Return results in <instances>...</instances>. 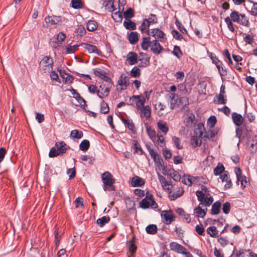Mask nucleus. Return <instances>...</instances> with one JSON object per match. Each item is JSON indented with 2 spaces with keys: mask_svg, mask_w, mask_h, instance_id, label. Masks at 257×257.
Listing matches in <instances>:
<instances>
[{
  "mask_svg": "<svg viewBox=\"0 0 257 257\" xmlns=\"http://www.w3.org/2000/svg\"><path fill=\"white\" fill-rule=\"evenodd\" d=\"M135 99H137L136 104L138 109H140L142 107H144L146 100L142 95H133V96L131 97L129 100L130 104H133L134 101ZM128 104H129V103H128Z\"/></svg>",
  "mask_w": 257,
  "mask_h": 257,
  "instance_id": "nucleus-6",
  "label": "nucleus"
},
{
  "mask_svg": "<svg viewBox=\"0 0 257 257\" xmlns=\"http://www.w3.org/2000/svg\"><path fill=\"white\" fill-rule=\"evenodd\" d=\"M45 21L49 26L56 25L62 21V18L60 16H48L45 19Z\"/></svg>",
  "mask_w": 257,
  "mask_h": 257,
  "instance_id": "nucleus-15",
  "label": "nucleus"
},
{
  "mask_svg": "<svg viewBox=\"0 0 257 257\" xmlns=\"http://www.w3.org/2000/svg\"><path fill=\"white\" fill-rule=\"evenodd\" d=\"M60 156L55 147H52L49 153L50 158H54Z\"/></svg>",
  "mask_w": 257,
  "mask_h": 257,
  "instance_id": "nucleus-64",
  "label": "nucleus"
},
{
  "mask_svg": "<svg viewBox=\"0 0 257 257\" xmlns=\"http://www.w3.org/2000/svg\"><path fill=\"white\" fill-rule=\"evenodd\" d=\"M157 174L158 179L162 184L163 188L168 190H172V185L169 182L167 181L166 178L159 172H157Z\"/></svg>",
  "mask_w": 257,
  "mask_h": 257,
  "instance_id": "nucleus-18",
  "label": "nucleus"
},
{
  "mask_svg": "<svg viewBox=\"0 0 257 257\" xmlns=\"http://www.w3.org/2000/svg\"><path fill=\"white\" fill-rule=\"evenodd\" d=\"M207 208L202 209L200 205H198L194 209V213L196 214L197 216L203 218L206 214Z\"/></svg>",
  "mask_w": 257,
  "mask_h": 257,
  "instance_id": "nucleus-40",
  "label": "nucleus"
},
{
  "mask_svg": "<svg viewBox=\"0 0 257 257\" xmlns=\"http://www.w3.org/2000/svg\"><path fill=\"white\" fill-rule=\"evenodd\" d=\"M204 135H203V139L206 141L207 139H210L214 138L216 135L217 132L209 130L208 131H204Z\"/></svg>",
  "mask_w": 257,
  "mask_h": 257,
  "instance_id": "nucleus-41",
  "label": "nucleus"
},
{
  "mask_svg": "<svg viewBox=\"0 0 257 257\" xmlns=\"http://www.w3.org/2000/svg\"><path fill=\"white\" fill-rule=\"evenodd\" d=\"M206 232L212 237H218V230L214 226H209L206 229Z\"/></svg>",
  "mask_w": 257,
  "mask_h": 257,
  "instance_id": "nucleus-35",
  "label": "nucleus"
},
{
  "mask_svg": "<svg viewBox=\"0 0 257 257\" xmlns=\"http://www.w3.org/2000/svg\"><path fill=\"white\" fill-rule=\"evenodd\" d=\"M182 182L189 186H190L192 184V182L191 180V177L189 175H184L183 177Z\"/></svg>",
  "mask_w": 257,
  "mask_h": 257,
  "instance_id": "nucleus-63",
  "label": "nucleus"
},
{
  "mask_svg": "<svg viewBox=\"0 0 257 257\" xmlns=\"http://www.w3.org/2000/svg\"><path fill=\"white\" fill-rule=\"evenodd\" d=\"M146 132L147 135L150 138V139L154 142L157 139V135H156V132L155 130L152 128L151 126H150L148 124H145Z\"/></svg>",
  "mask_w": 257,
  "mask_h": 257,
  "instance_id": "nucleus-24",
  "label": "nucleus"
},
{
  "mask_svg": "<svg viewBox=\"0 0 257 257\" xmlns=\"http://www.w3.org/2000/svg\"><path fill=\"white\" fill-rule=\"evenodd\" d=\"M132 144L134 149V153H137L139 155H142L143 154L144 151L140 146H138V142L137 141L133 140Z\"/></svg>",
  "mask_w": 257,
  "mask_h": 257,
  "instance_id": "nucleus-39",
  "label": "nucleus"
},
{
  "mask_svg": "<svg viewBox=\"0 0 257 257\" xmlns=\"http://www.w3.org/2000/svg\"><path fill=\"white\" fill-rule=\"evenodd\" d=\"M172 54L175 55L177 58L180 59L183 55V53L181 49L178 46H175L172 51Z\"/></svg>",
  "mask_w": 257,
  "mask_h": 257,
  "instance_id": "nucleus-55",
  "label": "nucleus"
},
{
  "mask_svg": "<svg viewBox=\"0 0 257 257\" xmlns=\"http://www.w3.org/2000/svg\"><path fill=\"white\" fill-rule=\"evenodd\" d=\"M140 57L138 60L141 62L139 64L140 67H146L150 65V57L146 53L141 52L140 53Z\"/></svg>",
  "mask_w": 257,
  "mask_h": 257,
  "instance_id": "nucleus-9",
  "label": "nucleus"
},
{
  "mask_svg": "<svg viewBox=\"0 0 257 257\" xmlns=\"http://www.w3.org/2000/svg\"><path fill=\"white\" fill-rule=\"evenodd\" d=\"M131 183L133 187L142 186L145 184V181L142 178L135 176L132 178Z\"/></svg>",
  "mask_w": 257,
  "mask_h": 257,
  "instance_id": "nucleus-25",
  "label": "nucleus"
},
{
  "mask_svg": "<svg viewBox=\"0 0 257 257\" xmlns=\"http://www.w3.org/2000/svg\"><path fill=\"white\" fill-rule=\"evenodd\" d=\"M152 43L151 50L154 54L158 55L164 50V48L157 40H153Z\"/></svg>",
  "mask_w": 257,
  "mask_h": 257,
  "instance_id": "nucleus-14",
  "label": "nucleus"
},
{
  "mask_svg": "<svg viewBox=\"0 0 257 257\" xmlns=\"http://www.w3.org/2000/svg\"><path fill=\"white\" fill-rule=\"evenodd\" d=\"M196 122L197 121L195 115L192 113L187 117L184 120L185 125L187 127H192L196 124Z\"/></svg>",
  "mask_w": 257,
  "mask_h": 257,
  "instance_id": "nucleus-28",
  "label": "nucleus"
},
{
  "mask_svg": "<svg viewBox=\"0 0 257 257\" xmlns=\"http://www.w3.org/2000/svg\"><path fill=\"white\" fill-rule=\"evenodd\" d=\"M61 236V234L59 232L58 229L56 228L54 231L55 244L56 245V248H57L60 244Z\"/></svg>",
  "mask_w": 257,
  "mask_h": 257,
  "instance_id": "nucleus-47",
  "label": "nucleus"
},
{
  "mask_svg": "<svg viewBox=\"0 0 257 257\" xmlns=\"http://www.w3.org/2000/svg\"><path fill=\"white\" fill-rule=\"evenodd\" d=\"M71 6L75 9H78L83 7V4L81 0H72Z\"/></svg>",
  "mask_w": 257,
  "mask_h": 257,
  "instance_id": "nucleus-54",
  "label": "nucleus"
},
{
  "mask_svg": "<svg viewBox=\"0 0 257 257\" xmlns=\"http://www.w3.org/2000/svg\"><path fill=\"white\" fill-rule=\"evenodd\" d=\"M100 111L102 113L106 114L109 111V107L108 104L104 100L100 103Z\"/></svg>",
  "mask_w": 257,
  "mask_h": 257,
  "instance_id": "nucleus-52",
  "label": "nucleus"
},
{
  "mask_svg": "<svg viewBox=\"0 0 257 257\" xmlns=\"http://www.w3.org/2000/svg\"><path fill=\"white\" fill-rule=\"evenodd\" d=\"M127 38L131 44H135L139 40L138 33L137 32H131Z\"/></svg>",
  "mask_w": 257,
  "mask_h": 257,
  "instance_id": "nucleus-32",
  "label": "nucleus"
},
{
  "mask_svg": "<svg viewBox=\"0 0 257 257\" xmlns=\"http://www.w3.org/2000/svg\"><path fill=\"white\" fill-rule=\"evenodd\" d=\"M147 20L144 19L143 23L141 26L139 27V29L141 31L142 33H147L148 34V31L150 30L149 29V24L147 22Z\"/></svg>",
  "mask_w": 257,
  "mask_h": 257,
  "instance_id": "nucleus-49",
  "label": "nucleus"
},
{
  "mask_svg": "<svg viewBox=\"0 0 257 257\" xmlns=\"http://www.w3.org/2000/svg\"><path fill=\"white\" fill-rule=\"evenodd\" d=\"M154 161L159 169L162 170L163 174L165 175V172H166V169L164 164V161L161 156L157 158V159Z\"/></svg>",
  "mask_w": 257,
  "mask_h": 257,
  "instance_id": "nucleus-30",
  "label": "nucleus"
},
{
  "mask_svg": "<svg viewBox=\"0 0 257 257\" xmlns=\"http://www.w3.org/2000/svg\"><path fill=\"white\" fill-rule=\"evenodd\" d=\"M224 21L227 25V28L230 31L233 33L235 32V29L233 26V24L230 18L228 17H226L224 19Z\"/></svg>",
  "mask_w": 257,
  "mask_h": 257,
  "instance_id": "nucleus-56",
  "label": "nucleus"
},
{
  "mask_svg": "<svg viewBox=\"0 0 257 257\" xmlns=\"http://www.w3.org/2000/svg\"><path fill=\"white\" fill-rule=\"evenodd\" d=\"M123 25L127 30H135L136 29V23L132 22L131 20H125L123 22Z\"/></svg>",
  "mask_w": 257,
  "mask_h": 257,
  "instance_id": "nucleus-36",
  "label": "nucleus"
},
{
  "mask_svg": "<svg viewBox=\"0 0 257 257\" xmlns=\"http://www.w3.org/2000/svg\"><path fill=\"white\" fill-rule=\"evenodd\" d=\"M74 32L75 33H77V35L79 36L80 37L84 36L86 33L85 29L82 25H78Z\"/></svg>",
  "mask_w": 257,
  "mask_h": 257,
  "instance_id": "nucleus-51",
  "label": "nucleus"
},
{
  "mask_svg": "<svg viewBox=\"0 0 257 257\" xmlns=\"http://www.w3.org/2000/svg\"><path fill=\"white\" fill-rule=\"evenodd\" d=\"M216 121V118L215 116H211L207 120V125L210 128H212L215 126Z\"/></svg>",
  "mask_w": 257,
  "mask_h": 257,
  "instance_id": "nucleus-61",
  "label": "nucleus"
},
{
  "mask_svg": "<svg viewBox=\"0 0 257 257\" xmlns=\"http://www.w3.org/2000/svg\"><path fill=\"white\" fill-rule=\"evenodd\" d=\"M196 195L198 200L200 202L199 205L209 206L213 201V198L212 196L207 197L204 196L202 191L197 190L196 191Z\"/></svg>",
  "mask_w": 257,
  "mask_h": 257,
  "instance_id": "nucleus-4",
  "label": "nucleus"
},
{
  "mask_svg": "<svg viewBox=\"0 0 257 257\" xmlns=\"http://www.w3.org/2000/svg\"><path fill=\"white\" fill-rule=\"evenodd\" d=\"M146 148L149 152L150 155L153 160H156L157 158L160 156L157 151H154L153 149H151L149 145H146Z\"/></svg>",
  "mask_w": 257,
  "mask_h": 257,
  "instance_id": "nucleus-53",
  "label": "nucleus"
},
{
  "mask_svg": "<svg viewBox=\"0 0 257 257\" xmlns=\"http://www.w3.org/2000/svg\"><path fill=\"white\" fill-rule=\"evenodd\" d=\"M98 27L97 23L94 20H89L86 25V29L89 31H94Z\"/></svg>",
  "mask_w": 257,
  "mask_h": 257,
  "instance_id": "nucleus-37",
  "label": "nucleus"
},
{
  "mask_svg": "<svg viewBox=\"0 0 257 257\" xmlns=\"http://www.w3.org/2000/svg\"><path fill=\"white\" fill-rule=\"evenodd\" d=\"M101 179L103 183V188L104 191H114L115 186L113 184L115 183V179L113 178L112 174L106 171L101 175Z\"/></svg>",
  "mask_w": 257,
  "mask_h": 257,
  "instance_id": "nucleus-1",
  "label": "nucleus"
},
{
  "mask_svg": "<svg viewBox=\"0 0 257 257\" xmlns=\"http://www.w3.org/2000/svg\"><path fill=\"white\" fill-rule=\"evenodd\" d=\"M197 130H199V135L193 136L191 138V144L194 148L200 146L202 144L201 139H203V135L205 131L204 125L202 123H199Z\"/></svg>",
  "mask_w": 257,
  "mask_h": 257,
  "instance_id": "nucleus-2",
  "label": "nucleus"
},
{
  "mask_svg": "<svg viewBox=\"0 0 257 257\" xmlns=\"http://www.w3.org/2000/svg\"><path fill=\"white\" fill-rule=\"evenodd\" d=\"M117 85L121 86L120 90H124L130 85V77L121 74L119 76L117 82Z\"/></svg>",
  "mask_w": 257,
  "mask_h": 257,
  "instance_id": "nucleus-8",
  "label": "nucleus"
},
{
  "mask_svg": "<svg viewBox=\"0 0 257 257\" xmlns=\"http://www.w3.org/2000/svg\"><path fill=\"white\" fill-rule=\"evenodd\" d=\"M157 126L160 131L164 135H166L169 131V127L166 121L160 120L157 122Z\"/></svg>",
  "mask_w": 257,
  "mask_h": 257,
  "instance_id": "nucleus-27",
  "label": "nucleus"
},
{
  "mask_svg": "<svg viewBox=\"0 0 257 257\" xmlns=\"http://www.w3.org/2000/svg\"><path fill=\"white\" fill-rule=\"evenodd\" d=\"M39 65L40 69L44 72H49L53 69V59L50 56H45L41 60Z\"/></svg>",
  "mask_w": 257,
  "mask_h": 257,
  "instance_id": "nucleus-3",
  "label": "nucleus"
},
{
  "mask_svg": "<svg viewBox=\"0 0 257 257\" xmlns=\"http://www.w3.org/2000/svg\"><path fill=\"white\" fill-rule=\"evenodd\" d=\"M90 147V143L87 140H83L80 145L79 149L82 151H86Z\"/></svg>",
  "mask_w": 257,
  "mask_h": 257,
  "instance_id": "nucleus-48",
  "label": "nucleus"
},
{
  "mask_svg": "<svg viewBox=\"0 0 257 257\" xmlns=\"http://www.w3.org/2000/svg\"><path fill=\"white\" fill-rule=\"evenodd\" d=\"M152 42L150 37H143L141 43V47L144 50H148L152 46Z\"/></svg>",
  "mask_w": 257,
  "mask_h": 257,
  "instance_id": "nucleus-29",
  "label": "nucleus"
},
{
  "mask_svg": "<svg viewBox=\"0 0 257 257\" xmlns=\"http://www.w3.org/2000/svg\"><path fill=\"white\" fill-rule=\"evenodd\" d=\"M224 167L221 163H218L217 166L214 168L213 173L215 176L221 174L224 171Z\"/></svg>",
  "mask_w": 257,
  "mask_h": 257,
  "instance_id": "nucleus-45",
  "label": "nucleus"
},
{
  "mask_svg": "<svg viewBox=\"0 0 257 257\" xmlns=\"http://www.w3.org/2000/svg\"><path fill=\"white\" fill-rule=\"evenodd\" d=\"M233 123L236 126L241 125L243 122V118L242 115L236 112H233L231 114Z\"/></svg>",
  "mask_w": 257,
  "mask_h": 257,
  "instance_id": "nucleus-19",
  "label": "nucleus"
},
{
  "mask_svg": "<svg viewBox=\"0 0 257 257\" xmlns=\"http://www.w3.org/2000/svg\"><path fill=\"white\" fill-rule=\"evenodd\" d=\"M151 200H150V195H147L140 202V206L142 208L147 209L150 207Z\"/></svg>",
  "mask_w": 257,
  "mask_h": 257,
  "instance_id": "nucleus-34",
  "label": "nucleus"
},
{
  "mask_svg": "<svg viewBox=\"0 0 257 257\" xmlns=\"http://www.w3.org/2000/svg\"><path fill=\"white\" fill-rule=\"evenodd\" d=\"M110 89L109 86L105 87V85H101L99 86V89L96 91L97 95L99 98H103L108 95Z\"/></svg>",
  "mask_w": 257,
  "mask_h": 257,
  "instance_id": "nucleus-11",
  "label": "nucleus"
},
{
  "mask_svg": "<svg viewBox=\"0 0 257 257\" xmlns=\"http://www.w3.org/2000/svg\"><path fill=\"white\" fill-rule=\"evenodd\" d=\"M55 147L60 156L65 154L67 150L69 149V147L63 141L56 142Z\"/></svg>",
  "mask_w": 257,
  "mask_h": 257,
  "instance_id": "nucleus-13",
  "label": "nucleus"
},
{
  "mask_svg": "<svg viewBox=\"0 0 257 257\" xmlns=\"http://www.w3.org/2000/svg\"><path fill=\"white\" fill-rule=\"evenodd\" d=\"M195 231L200 235H205V229L202 224L196 225Z\"/></svg>",
  "mask_w": 257,
  "mask_h": 257,
  "instance_id": "nucleus-57",
  "label": "nucleus"
},
{
  "mask_svg": "<svg viewBox=\"0 0 257 257\" xmlns=\"http://www.w3.org/2000/svg\"><path fill=\"white\" fill-rule=\"evenodd\" d=\"M157 226L155 224H150L146 228V232L150 234H155L157 232Z\"/></svg>",
  "mask_w": 257,
  "mask_h": 257,
  "instance_id": "nucleus-43",
  "label": "nucleus"
},
{
  "mask_svg": "<svg viewBox=\"0 0 257 257\" xmlns=\"http://www.w3.org/2000/svg\"><path fill=\"white\" fill-rule=\"evenodd\" d=\"M128 249L130 253V255L128 256L134 257L135 254L136 253L137 249V246L135 244L134 237L129 241L128 243Z\"/></svg>",
  "mask_w": 257,
  "mask_h": 257,
  "instance_id": "nucleus-17",
  "label": "nucleus"
},
{
  "mask_svg": "<svg viewBox=\"0 0 257 257\" xmlns=\"http://www.w3.org/2000/svg\"><path fill=\"white\" fill-rule=\"evenodd\" d=\"M112 18L115 21H121L122 19V12L118 11L113 13L112 14Z\"/></svg>",
  "mask_w": 257,
  "mask_h": 257,
  "instance_id": "nucleus-62",
  "label": "nucleus"
},
{
  "mask_svg": "<svg viewBox=\"0 0 257 257\" xmlns=\"http://www.w3.org/2000/svg\"><path fill=\"white\" fill-rule=\"evenodd\" d=\"M58 71L59 72L60 76L63 79V82L64 83L72 82L74 79V77L72 75L66 73V72L64 70L58 69Z\"/></svg>",
  "mask_w": 257,
  "mask_h": 257,
  "instance_id": "nucleus-16",
  "label": "nucleus"
},
{
  "mask_svg": "<svg viewBox=\"0 0 257 257\" xmlns=\"http://www.w3.org/2000/svg\"><path fill=\"white\" fill-rule=\"evenodd\" d=\"M121 120L124 123L125 126L129 130L131 131L134 134L136 133V128L135 124L131 119H125L122 117Z\"/></svg>",
  "mask_w": 257,
  "mask_h": 257,
  "instance_id": "nucleus-20",
  "label": "nucleus"
},
{
  "mask_svg": "<svg viewBox=\"0 0 257 257\" xmlns=\"http://www.w3.org/2000/svg\"><path fill=\"white\" fill-rule=\"evenodd\" d=\"M89 53H96L98 56H101V52L99 51L97 47L94 45L90 44L87 43H83L81 45Z\"/></svg>",
  "mask_w": 257,
  "mask_h": 257,
  "instance_id": "nucleus-10",
  "label": "nucleus"
},
{
  "mask_svg": "<svg viewBox=\"0 0 257 257\" xmlns=\"http://www.w3.org/2000/svg\"><path fill=\"white\" fill-rule=\"evenodd\" d=\"M184 193V190L182 188H179L177 191L173 192L170 190L169 192V197L172 201L176 200L177 198L181 197Z\"/></svg>",
  "mask_w": 257,
  "mask_h": 257,
  "instance_id": "nucleus-26",
  "label": "nucleus"
},
{
  "mask_svg": "<svg viewBox=\"0 0 257 257\" xmlns=\"http://www.w3.org/2000/svg\"><path fill=\"white\" fill-rule=\"evenodd\" d=\"M171 249L178 253H183L186 251V248L176 242H173L170 244Z\"/></svg>",
  "mask_w": 257,
  "mask_h": 257,
  "instance_id": "nucleus-21",
  "label": "nucleus"
},
{
  "mask_svg": "<svg viewBox=\"0 0 257 257\" xmlns=\"http://www.w3.org/2000/svg\"><path fill=\"white\" fill-rule=\"evenodd\" d=\"M126 60L131 65L136 64L138 60V54L134 52H129L126 56Z\"/></svg>",
  "mask_w": 257,
  "mask_h": 257,
  "instance_id": "nucleus-23",
  "label": "nucleus"
},
{
  "mask_svg": "<svg viewBox=\"0 0 257 257\" xmlns=\"http://www.w3.org/2000/svg\"><path fill=\"white\" fill-rule=\"evenodd\" d=\"M179 103L183 105V108H185L186 106L189 104V99L187 97H181L179 99Z\"/></svg>",
  "mask_w": 257,
  "mask_h": 257,
  "instance_id": "nucleus-60",
  "label": "nucleus"
},
{
  "mask_svg": "<svg viewBox=\"0 0 257 257\" xmlns=\"http://www.w3.org/2000/svg\"><path fill=\"white\" fill-rule=\"evenodd\" d=\"M83 134L82 132L77 130H74L71 132L70 137L75 139H81L83 137Z\"/></svg>",
  "mask_w": 257,
  "mask_h": 257,
  "instance_id": "nucleus-44",
  "label": "nucleus"
},
{
  "mask_svg": "<svg viewBox=\"0 0 257 257\" xmlns=\"http://www.w3.org/2000/svg\"><path fill=\"white\" fill-rule=\"evenodd\" d=\"M211 59L212 61V63L216 65L220 75L221 76L226 75L227 74V71L226 69L223 68L222 62L215 56L214 57L212 56Z\"/></svg>",
  "mask_w": 257,
  "mask_h": 257,
  "instance_id": "nucleus-7",
  "label": "nucleus"
},
{
  "mask_svg": "<svg viewBox=\"0 0 257 257\" xmlns=\"http://www.w3.org/2000/svg\"><path fill=\"white\" fill-rule=\"evenodd\" d=\"M141 117H146L149 119L151 115V109L149 105L144 106L140 109Z\"/></svg>",
  "mask_w": 257,
  "mask_h": 257,
  "instance_id": "nucleus-22",
  "label": "nucleus"
},
{
  "mask_svg": "<svg viewBox=\"0 0 257 257\" xmlns=\"http://www.w3.org/2000/svg\"><path fill=\"white\" fill-rule=\"evenodd\" d=\"M134 16V10L131 8H128L126 11L123 13V17L125 19V20H130V19L133 18Z\"/></svg>",
  "mask_w": 257,
  "mask_h": 257,
  "instance_id": "nucleus-42",
  "label": "nucleus"
},
{
  "mask_svg": "<svg viewBox=\"0 0 257 257\" xmlns=\"http://www.w3.org/2000/svg\"><path fill=\"white\" fill-rule=\"evenodd\" d=\"M110 218L108 216H104L97 219L96 223L101 227H103L106 223H108Z\"/></svg>",
  "mask_w": 257,
  "mask_h": 257,
  "instance_id": "nucleus-38",
  "label": "nucleus"
},
{
  "mask_svg": "<svg viewBox=\"0 0 257 257\" xmlns=\"http://www.w3.org/2000/svg\"><path fill=\"white\" fill-rule=\"evenodd\" d=\"M221 202L219 201H217L214 202L212 205L211 210V214L212 215H217L219 213L220 211Z\"/></svg>",
  "mask_w": 257,
  "mask_h": 257,
  "instance_id": "nucleus-31",
  "label": "nucleus"
},
{
  "mask_svg": "<svg viewBox=\"0 0 257 257\" xmlns=\"http://www.w3.org/2000/svg\"><path fill=\"white\" fill-rule=\"evenodd\" d=\"M240 14L238 12L233 11L230 14V18L232 22L237 23L239 22V19Z\"/></svg>",
  "mask_w": 257,
  "mask_h": 257,
  "instance_id": "nucleus-46",
  "label": "nucleus"
},
{
  "mask_svg": "<svg viewBox=\"0 0 257 257\" xmlns=\"http://www.w3.org/2000/svg\"><path fill=\"white\" fill-rule=\"evenodd\" d=\"M79 45H75L73 46L68 45L66 47V53L72 54L74 53L78 48Z\"/></svg>",
  "mask_w": 257,
  "mask_h": 257,
  "instance_id": "nucleus-58",
  "label": "nucleus"
},
{
  "mask_svg": "<svg viewBox=\"0 0 257 257\" xmlns=\"http://www.w3.org/2000/svg\"><path fill=\"white\" fill-rule=\"evenodd\" d=\"M130 75L134 78H139L141 75V70L138 67H134L130 72Z\"/></svg>",
  "mask_w": 257,
  "mask_h": 257,
  "instance_id": "nucleus-50",
  "label": "nucleus"
},
{
  "mask_svg": "<svg viewBox=\"0 0 257 257\" xmlns=\"http://www.w3.org/2000/svg\"><path fill=\"white\" fill-rule=\"evenodd\" d=\"M170 176L175 181H179L181 179V175L178 172L174 169H173L172 172H170Z\"/></svg>",
  "mask_w": 257,
  "mask_h": 257,
  "instance_id": "nucleus-59",
  "label": "nucleus"
},
{
  "mask_svg": "<svg viewBox=\"0 0 257 257\" xmlns=\"http://www.w3.org/2000/svg\"><path fill=\"white\" fill-rule=\"evenodd\" d=\"M148 35H151L155 38L160 39V41L164 42L167 39L165 33L158 28L151 29L148 31Z\"/></svg>",
  "mask_w": 257,
  "mask_h": 257,
  "instance_id": "nucleus-5",
  "label": "nucleus"
},
{
  "mask_svg": "<svg viewBox=\"0 0 257 257\" xmlns=\"http://www.w3.org/2000/svg\"><path fill=\"white\" fill-rule=\"evenodd\" d=\"M162 217L164 219L166 224H170L175 219V216L172 214V211L164 210L161 213Z\"/></svg>",
  "mask_w": 257,
  "mask_h": 257,
  "instance_id": "nucleus-12",
  "label": "nucleus"
},
{
  "mask_svg": "<svg viewBox=\"0 0 257 257\" xmlns=\"http://www.w3.org/2000/svg\"><path fill=\"white\" fill-rule=\"evenodd\" d=\"M238 23L246 27H249V19L244 14H240Z\"/></svg>",
  "mask_w": 257,
  "mask_h": 257,
  "instance_id": "nucleus-33",
  "label": "nucleus"
}]
</instances>
